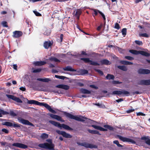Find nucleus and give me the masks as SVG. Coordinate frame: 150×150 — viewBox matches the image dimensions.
I'll list each match as a JSON object with an SVG mask.
<instances>
[{
	"mask_svg": "<svg viewBox=\"0 0 150 150\" xmlns=\"http://www.w3.org/2000/svg\"><path fill=\"white\" fill-rule=\"evenodd\" d=\"M39 146L40 147L46 149H49L51 150L53 149L54 145L52 144H48L45 143L41 144L39 145Z\"/></svg>",
	"mask_w": 150,
	"mask_h": 150,
	"instance_id": "obj_4",
	"label": "nucleus"
},
{
	"mask_svg": "<svg viewBox=\"0 0 150 150\" xmlns=\"http://www.w3.org/2000/svg\"><path fill=\"white\" fill-rule=\"evenodd\" d=\"M96 71H97L98 73L100 74L101 75H102L103 74V72L101 71L100 70L98 69H96Z\"/></svg>",
	"mask_w": 150,
	"mask_h": 150,
	"instance_id": "obj_53",
	"label": "nucleus"
},
{
	"mask_svg": "<svg viewBox=\"0 0 150 150\" xmlns=\"http://www.w3.org/2000/svg\"><path fill=\"white\" fill-rule=\"evenodd\" d=\"M92 126L95 129L98 130H99L101 131H106L107 130V129H106L104 128L98 126L93 125H92Z\"/></svg>",
	"mask_w": 150,
	"mask_h": 150,
	"instance_id": "obj_17",
	"label": "nucleus"
},
{
	"mask_svg": "<svg viewBox=\"0 0 150 150\" xmlns=\"http://www.w3.org/2000/svg\"><path fill=\"white\" fill-rule=\"evenodd\" d=\"M129 52L130 53L134 54H138L139 53V51H138L135 50H130Z\"/></svg>",
	"mask_w": 150,
	"mask_h": 150,
	"instance_id": "obj_31",
	"label": "nucleus"
},
{
	"mask_svg": "<svg viewBox=\"0 0 150 150\" xmlns=\"http://www.w3.org/2000/svg\"><path fill=\"white\" fill-rule=\"evenodd\" d=\"M82 74H87L88 73V71L86 70H82L81 71Z\"/></svg>",
	"mask_w": 150,
	"mask_h": 150,
	"instance_id": "obj_54",
	"label": "nucleus"
},
{
	"mask_svg": "<svg viewBox=\"0 0 150 150\" xmlns=\"http://www.w3.org/2000/svg\"><path fill=\"white\" fill-rule=\"evenodd\" d=\"M120 62L122 64L125 65H131L133 64V63L131 62L125 61H122Z\"/></svg>",
	"mask_w": 150,
	"mask_h": 150,
	"instance_id": "obj_27",
	"label": "nucleus"
},
{
	"mask_svg": "<svg viewBox=\"0 0 150 150\" xmlns=\"http://www.w3.org/2000/svg\"><path fill=\"white\" fill-rule=\"evenodd\" d=\"M65 115L67 117L70 119H74L77 121L83 122L85 121V119H86V118H84L81 116H74L73 115L67 112L65 113Z\"/></svg>",
	"mask_w": 150,
	"mask_h": 150,
	"instance_id": "obj_2",
	"label": "nucleus"
},
{
	"mask_svg": "<svg viewBox=\"0 0 150 150\" xmlns=\"http://www.w3.org/2000/svg\"><path fill=\"white\" fill-rule=\"evenodd\" d=\"M10 115L13 116H15L16 115V114L12 111H11L10 112Z\"/></svg>",
	"mask_w": 150,
	"mask_h": 150,
	"instance_id": "obj_52",
	"label": "nucleus"
},
{
	"mask_svg": "<svg viewBox=\"0 0 150 150\" xmlns=\"http://www.w3.org/2000/svg\"><path fill=\"white\" fill-rule=\"evenodd\" d=\"M48 137L47 134L45 133H43L41 136V137L43 139H45Z\"/></svg>",
	"mask_w": 150,
	"mask_h": 150,
	"instance_id": "obj_36",
	"label": "nucleus"
},
{
	"mask_svg": "<svg viewBox=\"0 0 150 150\" xmlns=\"http://www.w3.org/2000/svg\"><path fill=\"white\" fill-rule=\"evenodd\" d=\"M127 29L125 28H123L122 29V34L125 37L126 34Z\"/></svg>",
	"mask_w": 150,
	"mask_h": 150,
	"instance_id": "obj_39",
	"label": "nucleus"
},
{
	"mask_svg": "<svg viewBox=\"0 0 150 150\" xmlns=\"http://www.w3.org/2000/svg\"><path fill=\"white\" fill-rule=\"evenodd\" d=\"M88 132L91 134H99L98 131L96 130H91L90 129H88Z\"/></svg>",
	"mask_w": 150,
	"mask_h": 150,
	"instance_id": "obj_33",
	"label": "nucleus"
},
{
	"mask_svg": "<svg viewBox=\"0 0 150 150\" xmlns=\"http://www.w3.org/2000/svg\"><path fill=\"white\" fill-rule=\"evenodd\" d=\"M112 83L113 84H119V83H120L118 81H112Z\"/></svg>",
	"mask_w": 150,
	"mask_h": 150,
	"instance_id": "obj_63",
	"label": "nucleus"
},
{
	"mask_svg": "<svg viewBox=\"0 0 150 150\" xmlns=\"http://www.w3.org/2000/svg\"><path fill=\"white\" fill-rule=\"evenodd\" d=\"M80 91L82 93L84 94H90L91 93L90 91L83 88L81 89Z\"/></svg>",
	"mask_w": 150,
	"mask_h": 150,
	"instance_id": "obj_21",
	"label": "nucleus"
},
{
	"mask_svg": "<svg viewBox=\"0 0 150 150\" xmlns=\"http://www.w3.org/2000/svg\"><path fill=\"white\" fill-rule=\"evenodd\" d=\"M98 12L102 16L104 20H105V15H104V14L101 12L100 11H98Z\"/></svg>",
	"mask_w": 150,
	"mask_h": 150,
	"instance_id": "obj_55",
	"label": "nucleus"
},
{
	"mask_svg": "<svg viewBox=\"0 0 150 150\" xmlns=\"http://www.w3.org/2000/svg\"><path fill=\"white\" fill-rule=\"evenodd\" d=\"M93 104L94 105H96L98 106L99 108H101L102 107L101 105L99 103H95V104Z\"/></svg>",
	"mask_w": 150,
	"mask_h": 150,
	"instance_id": "obj_61",
	"label": "nucleus"
},
{
	"mask_svg": "<svg viewBox=\"0 0 150 150\" xmlns=\"http://www.w3.org/2000/svg\"><path fill=\"white\" fill-rule=\"evenodd\" d=\"M33 12L35 13V14L36 15V16H41V14L39 13L38 12L36 11H34Z\"/></svg>",
	"mask_w": 150,
	"mask_h": 150,
	"instance_id": "obj_49",
	"label": "nucleus"
},
{
	"mask_svg": "<svg viewBox=\"0 0 150 150\" xmlns=\"http://www.w3.org/2000/svg\"><path fill=\"white\" fill-rule=\"evenodd\" d=\"M137 116L139 115H142V116H144L145 115L142 112H138L137 113Z\"/></svg>",
	"mask_w": 150,
	"mask_h": 150,
	"instance_id": "obj_59",
	"label": "nucleus"
},
{
	"mask_svg": "<svg viewBox=\"0 0 150 150\" xmlns=\"http://www.w3.org/2000/svg\"><path fill=\"white\" fill-rule=\"evenodd\" d=\"M12 145L22 149H25L28 147L27 146L24 144L20 143H15L12 144Z\"/></svg>",
	"mask_w": 150,
	"mask_h": 150,
	"instance_id": "obj_9",
	"label": "nucleus"
},
{
	"mask_svg": "<svg viewBox=\"0 0 150 150\" xmlns=\"http://www.w3.org/2000/svg\"><path fill=\"white\" fill-rule=\"evenodd\" d=\"M135 42L137 44V45H142V42L141 41H139L138 40H135Z\"/></svg>",
	"mask_w": 150,
	"mask_h": 150,
	"instance_id": "obj_46",
	"label": "nucleus"
},
{
	"mask_svg": "<svg viewBox=\"0 0 150 150\" xmlns=\"http://www.w3.org/2000/svg\"><path fill=\"white\" fill-rule=\"evenodd\" d=\"M104 127L105 128L108 129L110 130H112L113 129V128L112 127L108 125H105Z\"/></svg>",
	"mask_w": 150,
	"mask_h": 150,
	"instance_id": "obj_35",
	"label": "nucleus"
},
{
	"mask_svg": "<svg viewBox=\"0 0 150 150\" xmlns=\"http://www.w3.org/2000/svg\"><path fill=\"white\" fill-rule=\"evenodd\" d=\"M139 54L146 57H148L150 55V54L149 53L142 51H139Z\"/></svg>",
	"mask_w": 150,
	"mask_h": 150,
	"instance_id": "obj_22",
	"label": "nucleus"
},
{
	"mask_svg": "<svg viewBox=\"0 0 150 150\" xmlns=\"http://www.w3.org/2000/svg\"><path fill=\"white\" fill-rule=\"evenodd\" d=\"M2 124L3 125H5L9 127H20V126L18 124L13 123H12L8 122H3Z\"/></svg>",
	"mask_w": 150,
	"mask_h": 150,
	"instance_id": "obj_7",
	"label": "nucleus"
},
{
	"mask_svg": "<svg viewBox=\"0 0 150 150\" xmlns=\"http://www.w3.org/2000/svg\"><path fill=\"white\" fill-rule=\"evenodd\" d=\"M140 36L142 37H149V36L148 34L146 33H144L140 34Z\"/></svg>",
	"mask_w": 150,
	"mask_h": 150,
	"instance_id": "obj_43",
	"label": "nucleus"
},
{
	"mask_svg": "<svg viewBox=\"0 0 150 150\" xmlns=\"http://www.w3.org/2000/svg\"><path fill=\"white\" fill-rule=\"evenodd\" d=\"M1 24L2 25L3 27H8V25L7 24V23L6 21H3L2 22Z\"/></svg>",
	"mask_w": 150,
	"mask_h": 150,
	"instance_id": "obj_44",
	"label": "nucleus"
},
{
	"mask_svg": "<svg viewBox=\"0 0 150 150\" xmlns=\"http://www.w3.org/2000/svg\"><path fill=\"white\" fill-rule=\"evenodd\" d=\"M100 62L102 64H105L106 65L110 64V62L108 60L106 59H103L100 61Z\"/></svg>",
	"mask_w": 150,
	"mask_h": 150,
	"instance_id": "obj_23",
	"label": "nucleus"
},
{
	"mask_svg": "<svg viewBox=\"0 0 150 150\" xmlns=\"http://www.w3.org/2000/svg\"><path fill=\"white\" fill-rule=\"evenodd\" d=\"M90 86L91 87V88H95V89H96V88H97V86H96L95 85H90Z\"/></svg>",
	"mask_w": 150,
	"mask_h": 150,
	"instance_id": "obj_60",
	"label": "nucleus"
},
{
	"mask_svg": "<svg viewBox=\"0 0 150 150\" xmlns=\"http://www.w3.org/2000/svg\"><path fill=\"white\" fill-rule=\"evenodd\" d=\"M6 96L8 98L12 99L17 102L20 103H21L22 102V101L20 98L13 95H6Z\"/></svg>",
	"mask_w": 150,
	"mask_h": 150,
	"instance_id": "obj_8",
	"label": "nucleus"
},
{
	"mask_svg": "<svg viewBox=\"0 0 150 150\" xmlns=\"http://www.w3.org/2000/svg\"><path fill=\"white\" fill-rule=\"evenodd\" d=\"M19 89L22 91H25L26 90V88L25 87H21Z\"/></svg>",
	"mask_w": 150,
	"mask_h": 150,
	"instance_id": "obj_56",
	"label": "nucleus"
},
{
	"mask_svg": "<svg viewBox=\"0 0 150 150\" xmlns=\"http://www.w3.org/2000/svg\"><path fill=\"white\" fill-rule=\"evenodd\" d=\"M89 144L88 143L86 142L83 143V144L82 145H83V146H84L85 147L87 148H89Z\"/></svg>",
	"mask_w": 150,
	"mask_h": 150,
	"instance_id": "obj_45",
	"label": "nucleus"
},
{
	"mask_svg": "<svg viewBox=\"0 0 150 150\" xmlns=\"http://www.w3.org/2000/svg\"><path fill=\"white\" fill-rule=\"evenodd\" d=\"M52 44L49 40L45 42L44 43V46L46 49H48L51 46Z\"/></svg>",
	"mask_w": 150,
	"mask_h": 150,
	"instance_id": "obj_15",
	"label": "nucleus"
},
{
	"mask_svg": "<svg viewBox=\"0 0 150 150\" xmlns=\"http://www.w3.org/2000/svg\"><path fill=\"white\" fill-rule=\"evenodd\" d=\"M37 80L40 81L45 82H48L51 81L49 78H38Z\"/></svg>",
	"mask_w": 150,
	"mask_h": 150,
	"instance_id": "obj_18",
	"label": "nucleus"
},
{
	"mask_svg": "<svg viewBox=\"0 0 150 150\" xmlns=\"http://www.w3.org/2000/svg\"><path fill=\"white\" fill-rule=\"evenodd\" d=\"M49 59L52 61H54L55 62H59L60 61L55 57H51Z\"/></svg>",
	"mask_w": 150,
	"mask_h": 150,
	"instance_id": "obj_34",
	"label": "nucleus"
},
{
	"mask_svg": "<svg viewBox=\"0 0 150 150\" xmlns=\"http://www.w3.org/2000/svg\"><path fill=\"white\" fill-rule=\"evenodd\" d=\"M63 69L64 71H74V70L72 69L71 67L70 66H67L63 68Z\"/></svg>",
	"mask_w": 150,
	"mask_h": 150,
	"instance_id": "obj_25",
	"label": "nucleus"
},
{
	"mask_svg": "<svg viewBox=\"0 0 150 150\" xmlns=\"http://www.w3.org/2000/svg\"><path fill=\"white\" fill-rule=\"evenodd\" d=\"M49 115L51 117L53 118L56 119L58 121H62L61 117L58 115L51 114H50Z\"/></svg>",
	"mask_w": 150,
	"mask_h": 150,
	"instance_id": "obj_14",
	"label": "nucleus"
},
{
	"mask_svg": "<svg viewBox=\"0 0 150 150\" xmlns=\"http://www.w3.org/2000/svg\"><path fill=\"white\" fill-rule=\"evenodd\" d=\"M81 60H83L85 62L89 63L90 64L93 65H99L100 64L97 62L93 61L90 60L88 58H81Z\"/></svg>",
	"mask_w": 150,
	"mask_h": 150,
	"instance_id": "obj_6",
	"label": "nucleus"
},
{
	"mask_svg": "<svg viewBox=\"0 0 150 150\" xmlns=\"http://www.w3.org/2000/svg\"><path fill=\"white\" fill-rule=\"evenodd\" d=\"M102 26V24H101L100 25V26H98L97 27V30H98V31H99L100 30V29L101 28Z\"/></svg>",
	"mask_w": 150,
	"mask_h": 150,
	"instance_id": "obj_62",
	"label": "nucleus"
},
{
	"mask_svg": "<svg viewBox=\"0 0 150 150\" xmlns=\"http://www.w3.org/2000/svg\"><path fill=\"white\" fill-rule=\"evenodd\" d=\"M22 33L19 31H15L13 32V37L15 38H18L22 36Z\"/></svg>",
	"mask_w": 150,
	"mask_h": 150,
	"instance_id": "obj_13",
	"label": "nucleus"
},
{
	"mask_svg": "<svg viewBox=\"0 0 150 150\" xmlns=\"http://www.w3.org/2000/svg\"><path fill=\"white\" fill-rule=\"evenodd\" d=\"M8 114L7 112L4 111L2 109H0V117H2L3 115Z\"/></svg>",
	"mask_w": 150,
	"mask_h": 150,
	"instance_id": "obj_24",
	"label": "nucleus"
},
{
	"mask_svg": "<svg viewBox=\"0 0 150 150\" xmlns=\"http://www.w3.org/2000/svg\"><path fill=\"white\" fill-rule=\"evenodd\" d=\"M125 58L129 60H132L134 59V58L130 56H125Z\"/></svg>",
	"mask_w": 150,
	"mask_h": 150,
	"instance_id": "obj_48",
	"label": "nucleus"
},
{
	"mask_svg": "<svg viewBox=\"0 0 150 150\" xmlns=\"http://www.w3.org/2000/svg\"><path fill=\"white\" fill-rule=\"evenodd\" d=\"M46 62L45 61L37 62L35 63V65L38 66L46 64Z\"/></svg>",
	"mask_w": 150,
	"mask_h": 150,
	"instance_id": "obj_26",
	"label": "nucleus"
},
{
	"mask_svg": "<svg viewBox=\"0 0 150 150\" xmlns=\"http://www.w3.org/2000/svg\"><path fill=\"white\" fill-rule=\"evenodd\" d=\"M114 27L115 28L117 29H119L120 28L119 24L117 23L115 24Z\"/></svg>",
	"mask_w": 150,
	"mask_h": 150,
	"instance_id": "obj_51",
	"label": "nucleus"
},
{
	"mask_svg": "<svg viewBox=\"0 0 150 150\" xmlns=\"http://www.w3.org/2000/svg\"><path fill=\"white\" fill-rule=\"evenodd\" d=\"M56 132L58 134L62 135L64 137L68 138H70L71 137L70 135L64 132L59 130H57Z\"/></svg>",
	"mask_w": 150,
	"mask_h": 150,
	"instance_id": "obj_10",
	"label": "nucleus"
},
{
	"mask_svg": "<svg viewBox=\"0 0 150 150\" xmlns=\"http://www.w3.org/2000/svg\"><path fill=\"white\" fill-rule=\"evenodd\" d=\"M49 122L51 124L56 127H58L61 129H62V128H63L67 130H71L72 129L70 127L68 126L65 124L61 125L58 122L52 120H50L49 121Z\"/></svg>",
	"mask_w": 150,
	"mask_h": 150,
	"instance_id": "obj_3",
	"label": "nucleus"
},
{
	"mask_svg": "<svg viewBox=\"0 0 150 150\" xmlns=\"http://www.w3.org/2000/svg\"><path fill=\"white\" fill-rule=\"evenodd\" d=\"M123 99L122 98H120L119 99L116 100V101L118 103L122 102L123 101Z\"/></svg>",
	"mask_w": 150,
	"mask_h": 150,
	"instance_id": "obj_64",
	"label": "nucleus"
},
{
	"mask_svg": "<svg viewBox=\"0 0 150 150\" xmlns=\"http://www.w3.org/2000/svg\"><path fill=\"white\" fill-rule=\"evenodd\" d=\"M122 94H124L125 95H126L127 96L129 93V92L128 91L124 90H122L121 91Z\"/></svg>",
	"mask_w": 150,
	"mask_h": 150,
	"instance_id": "obj_38",
	"label": "nucleus"
},
{
	"mask_svg": "<svg viewBox=\"0 0 150 150\" xmlns=\"http://www.w3.org/2000/svg\"><path fill=\"white\" fill-rule=\"evenodd\" d=\"M2 131L6 133H8V131L6 129H2Z\"/></svg>",
	"mask_w": 150,
	"mask_h": 150,
	"instance_id": "obj_58",
	"label": "nucleus"
},
{
	"mask_svg": "<svg viewBox=\"0 0 150 150\" xmlns=\"http://www.w3.org/2000/svg\"><path fill=\"white\" fill-rule=\"evenodd\" d=\"M113 143L116 144L117 146L119 147H122V145L119 144V142L115 140L114 141Z\"/></svg>",
	"mask_w": 150,
	"mask_h": 150,
	"instance_id": "obj_41",
	"label": "nucleus"
},
{
	"mask_svg": "<svg viewBox=\"0 0 150 150\" xmlns=\"http://www.w3.org/2000/svg\"><path fill=\"white\" fill-rule=\"evenodd\" d=\"M56 87L59 88L63 89L65 90H68L69 88V86L63 84H60L57 85L56 86Z\"/></svg>",
	"mask_w": 150,
	"mask_h": 150,
	"instance_id": "obj_16",
	"label": "nucleus"
},
{
	"mask_svg": "<svg viewBox=\"0 0 150 150\" xmlns=\"http://www.w3.org/2000/svg\"><path fill=\"white\" fill-rule=\"evenodd\" d=\"M112 95H121V91H113L111 94Z\"/></svg>",
	"mask_w": 150,
	"mask_h": 150,
	"instance_id": "obj_28",
	"label": "nucleus"
},
{
	"mask_svg": "<svg viewBox=\"0 0 150 150\" xmlns=\"http://www.w3.org/2000/svg\"><path fill=\"white\" fill-rule=\"evenodd\" d=\"M106 79H114V77L113 75L108 74L106 76Z\"/></svg>",
	"mask_w": 150,
	"mask_h": 150,
	"instance_id": "obj_32",
	"label": "nucleus"
},
{
	"mask_svg": "<svg viewBox=\"0 0 150 150\" xmlns=\"http://www.w3.org/2000/svg\"><path fill=\"white\" fill-rule=\"evenodd\" d=\"M81 13V11L80 9H78L77 10L75 15L76 16L77 18L79 19V16Z\"/></svg>",
	"mask_w": 150,
	"mask_h": 150,
	"instance_id": "obj_30",
	"label": "nucleus"
},
{
	"mask_svg": "<svg viewBox=\"0 0 150 150\" xmlns=\"http://www.w3.org/2000/svg\"><path fill=\"white\" fill-rule=\"evenodd\" d=\"M55 77L57 78L61 79H64L65 77L64 76L55 75Z\"/></svg>",
	"mask_w": 150,
	"mask_h": 150,
	"instance_id": "obj_40",
	"label": "nucleus"
},
{
	"mask_svg": "<svg viewBox=\"0 0 150 150\" xmlns=\"http://www.w3.org/2000/svg\"><path fill=\"white\" fill-rule=\"evenodd\" d=\"M139 84L141 85H149V80H142L140 81Z\"/></svg>",
	"mask_w": 150,
	"mask_h": 150,
	"instance_id": "obj_20",
	"label": "nucleus"
},
{
	"mask_svg": "<svg viewBox=\"0 0 150 150\" xmlns=\"http://www.w3.org/2000/svg\"><path fill=\"white\" fill-rule=\"evenodd\" d=\"M93 10L94 12V14L96 16L97 15L98 13V11H100L99 10H97L96 9H93Z\"/></svg>",
	"mask_w": 150,
	"mask_h": 150,
	"instance_id": "obj_57",
	"label": "nucleus"
},
{
	"mask_svg": "<svg viewBox=\"0 0 150 150\" xmlns=\"http://www.w3.org/2000/svg\"><path fill=\"white\" fill-rule=\"evenodd\" d=\"M138 72L140 74H147L150 73V70L148 69H140Z\"/></svg>",
	"mask_w": 150,
	"mask_h": 150,
	"instance_id": "obj_12",
	"label": "nucleus"
},
{
	"mask_svg": "<svg viewBox=\"0 0 150 150\" xmlns=\"http://www.w3.org/2000/svg\"><path fill=\"white\" fill-rule=\"evenodd\" d=\"M89 148L91 149H96L97 148L98 146L96 145L89 144Z\"/></svg>",
	"mask_w": 150,
	"mask_h": 150,
	"instance_id": "obj_37",
	"label": "nucleus"
},
{
	"mask_svg": "<svg viewBox=\"0 0 150 150\" xmlns=\"http://www.w3.org/2000/svg\"><path fill=\"white\" fill-rule=\"evenodd\" d=\"M134 110L133 109H129L127 110L126 112L128 113H130L132 112H133L134 111Z\"/></svg>",
	"mask_w": 150,
	"mask_h": 150,
	"instance_id": "obj_50",
	"label": "nucleus"
},
{
	"mask_svg": "<svg viewBox=\"0 0 150 150\" xmlns=\"http://www.w3.org/2000/svg\"><path fill=\"white\" fill-rule=\"evenodd\" d=\"M19 121L20 122L24 124L27 125H30L33 126V125L30 122L28 121L24 120L21 118L19 119Z\"/></svg>",
	"mask_w": 150,
	"mask_h": 150,
	"instance_id": "obj_11",
	"label": "nucleus"
},
{
	"mask_svg": "<svg viewBox=\"0 0 150 150\" xmlns=\"http://www.w3.org/2000/svg\"><path fill=\"white\" fill-rule=\"evenodd\" d=\"M141 139L144 140L147 144L150 145V139H149L148 137H142Z\"/></svg>",
	"mask_w": 150,
	"mask_h": 150,
	"instance_id": "obj_19",
	"label": "nucleus"
},
{
	"mask_svg": "<svg viewBox=\"0 0 150 150\" xmlns=\"http://www.w3.org/2000/svg\"><path fill=\"white\" fill-rule=\"evenodd\" d=\"M116 49L119 51L120 53H122L124 52V50L120 48L117 47Z\"/></svg>",
	"mask_w": 150,
	"mask_h": 150,
	"instance_id": "obj_47",
	"label": "nucleus"
},
{
	"mask_svg": "<svg viewBox=\"0 0 150 150\" xmlns=\"http://www.w3.org/2000/svg\"><path fill=\"white\" fill-rule=\"evenodd\" d=\"M28 103L30 104H34L40 106H44L51 112L54 114L56 113L55 111L52 109L50 105L46 103H40L37 101L34 100H28Z\"/></svg>",
	"mask_w": 150,
	"mask_h": 150,
	"instance_id": "obj_1",
	"label": "nucleus"
},
{
	"mask_svg": "<svg viewBox=\"0 0 150 150\" xmlns=\"http://www.w3.org/2000/svg\"><path fill=\"white\" fill-rule=\"evenodd\" d=\"M41 70V69L40 68L37 69H34L33 71V72L34 73L39 72Z\"/></svg>",
	"mask_w": 150,
	"mask_h": 150,
	"instance_id": "obj_42",
	"label": "nucleus"
},
{
	"mask_svg": "<svg viewBox=\"0 0 150 150\" xmlns=\"http://www.w3.org/2000/svg\"><path fill=\"white\" fill-rule=\"evenodd\" d=\"M118 137L123 142H130L133 144H134L135 143V142L131 139L125 137H124L119 135L118 136Z\"/></svg>",
	"mask_w": 150,
	"mask_h": 150,
	"instance_id": "obj_5",
	"label": "nucleus"
},
{
	"mask_svg": "<svg viewBox=\"0 0 150 150\" xmlns=\"http://www.w3.org/2000/svg\"><path fill=\"white\" fill-rule=\"evenodd\" d=\"M118 68L124 71H126L127 70V67L125 66H119Z\"/></svg>",
	"mask_w": 150,
	"mask_h": 150,
	"instance_id": "obj_29",
	"label": "nucleus"
}]
</instances>
